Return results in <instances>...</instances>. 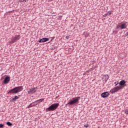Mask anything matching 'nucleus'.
Instances as JSON below:
<instances>
[{"instance_id": "obj_1", "label": "nucleus", "mask_w": 128, "mask_h": 128, "mask_svg": "<svg viewBox=\"0 0 128 128\" xmlns=\"http://www.w3.org/2000/svg\"><path fill=\"white\" fill-rule=\"evenodd\" d=\"M22 90V86H20L18 87H16L10 90L8 94H18V92H20Z\"/></svg>"}, {"instance_id": "obj_2", "label": "nucleus", "mask_w": 128, "mask_h": 128, "mask_svg": "<svg viewBox=\"0 0 128 128\" xmlns=\"http://www.w3.org/2000/svg\"><path fill=\"white\" fill-rule=\"evenodd\" d=\"M60 106V104H54L51 105L50 106H49L48 108H46V112H52L54 111L56 108H58V107Z\"/></svg>"}, {"instance_id": "obj_3", "label": "nucleus", "mask_w": 128, "mask_h": 128, "mask_svg": "<svg viewBox=\"0 0 128 128\" xmlns=\"http://www.w3.org/2000/svg\"><path fill=\"white\" fill-rule=\"evenodd\" d=\"M80 96L74 98H72V100H70V102L68 103V104H70V106H72V104H74L77 102H78V100H80Z\"/></svg>"}, {"instance_id": "obj_4", "label": "nucleus", "mask_w": 128, "mask_h": 128, "mask_svg": "<svg viewBox=\"0 0 128 128\" xmlns=\"http://www.w3.org/2000/svg\"><path fill=\"white\" fill-rule=\"evenodd\" d=\"M122 86H117L111 89L110 92V94H114V92H118V90H122Z\"/></svg>"}, {"instance_id": "obj_5", "label": "nucleus", "mask_w": 128, "mask_h": 128, "mask_svg": "<svg viewBox=\"0 0 128 128\" xmlns=\"http://www.w3.org/2000/svg\"><path fill=\"white\" fill-rule=\"evenodd\" d=\"M20 40V36H16L15 37H12L11 39V43L14 44L16 40Z\"/></svg>"}, {"instance_id": "obj_6", "label": "nucleus", "mask_w": 128, "mask_h": 128, "mask_svg": "<svg viewBox=\"0 0 128 128\" xmlns=\"http://www.w3.org/2000/svg\"><path fill=\"white\" fill-rule=\"evenodd\" d=\"M120 27L121 30H124V28H126L128 25L126 24V23L122 22L121 24H120Z\"/></svg>"}, {"instance_id": "obj_7", "label": "nucleus", "mask_w": 128, "mask_h": 128, "mask_svg": "<svg viewBox=\"0 0 128 128\" xmlns=\"http://www.w3.org/2000/svg\"><path fill=\"white\" fill-rule=\"evenodd\" d=\"M110 96V93L108 92H104L101 94V96L102 98H108Z\"/></svg>"}, {"instance_id": "obj_8", "label": "nucleus", "mask_w": 128, "mask_h": 128, "mask_svg": "<svg viewBox=\"0 0 128 128\" xmlns=\"http://www.w3.org/2000/svg\"><path fill=\"white\" fill-rule=\"evenodd\" d=\"M10 78L7 76L4 80V83L5 84H8V82H10Z\"/></svg>"}, {"instance_id": "obj_9", "label": "nucleus", "mask_w": 128, "mask_h": 128, "mask_svg": "<svg viewBox=\"0 0 128 128\" xmlns=\"http://www.w3.org/2000/svg\"><path fill=\"white\" fill-rule=\"evenodd\" d=\"M48 40H50L48 38H43L39 40V42H48Z\"/></svg>"}, {"instance_id": "obj_10", "label": "nucleus", "mask_w": 128, "mask_h": 128, "mask_svg": "<svg viewBox=\"0 0 128 128\" xmlns=\"http://www.w3.org/2000/svg\"><path fill=\"white\" fill-rule=\"evenodd\" d=\"M102 80H105V82H106L108 80V75H104L102 77Z\"/></svg>"}, {"instance_id": "obj_11", "label": "nucleus", "mask_w": 128, "mask_h": 128, "mask_svg": "<svg viewBox=\"0 0 128 128\" xmlns=\"http://www.w3.org/2000/svg\"><path fill=\"white\" fill-rule=\"evenodd\" d=\"M120 86H122L126 84V81L124 80H122L119 82Z\"/></svg>"}, {"instance_id": "obj_12", "label": "nucleus", "mask_w": 128, "mask_h": 128, "mask_svg": "<svg viewBox=\"0 0 128 128\" xmlns=\"http://www.w3.org/2000/svg\"><path fill=\"white\" fill-rule=\"evenodd\" d=\"M28 92H30V94H34V92H36V90L31 88L28 91Z\"/></svg>"}, {"instance_id": "obj_13", "label": "nucleus", "mask_w": 128, "mask_h": 128, "mask_svg": "<svg viewBox=\"0 0 128 128\" xmlns=\"http://www.w3.org/2000/svg\"><path fill=\"white\" fill-rule=\"evenodd\" d=\"M18 96H16L14 98H12V100L13 102H16V100H18Z\"/></svg>"}, {"instance_id": "obj_14", "label": "nucleus", "mask_w": 128, "mask_h": 128, "mask_svg": "<svg viewBox=\"0 0 128 128\" xmlns=\"http://www.w3.org/2000/svg\"><path fill=\"white\" fill-rule=\"evenodd\" d=\"M34 103L30 104L28 106V108H32V106H34Z\"/></svg>"}, {"instance_id": "obj_15", "label": "nucleus", "mask_w": 128, "mask_h": 128, "mask_svg": "<svg viewBox=\"0 0 128 128\" xmlns=\"http://www.w3.org/2000/svg\"><path fill=\"white\" fill-rule=\"evenodd\" d=\"M6 124L7 126H12V124L10 123V122H7Z\"/></svg>"}, {"instance_id": "obj_16", "label": "nucleus", "mask_w": 128, "mask_h": 128, "mask_svg": "<svg viewBox=\"0 0 128 128\" xmlns=\"http://www.w3.org/2000/svg\"><path fill=\"white\" fill-rule=\"evenodd\" d=\"M44 98L40 99L39 100H37V102H44Z\"/></svg>"}, {"instance_id": "obj_17", "label": "nucleus", "mask_w": 128, "mask_h": 128, "mask_svg": "<svg viewBox=\"0 0 128 128\" xmlns=\"http://www.w3.org/2000/svg\"><path fill=\"white\" fill-rule=\"evenodd\" d=\"M107 14L108 16H110V14H112V12L110 11L108 12L107 13Z\"/></svg>"}, {"instance_id": "obj_18", "label": "nucleus", "mask_w": 128, "mask_h": 128, "mask_svg": "<svg viewBox=\"0 0 128 128\" xmlns=\"http://www.w3.org/2000/svg\"><path fill=\"white\" fill-rule=\"evenodd\" d=\"M20 2H26L28 0H20Z\"/></svg>"}, {"instance_id": "obj_19", "label": "nucleus", "mask_w": 128, "mask_h": 128, "mask_svg": "<svg viewBox=\"0 0 128 128\" xmlns=\"http://www.w3.org/2000/svg\"><path fill=\"white\" fill-rule=\"evenodd\" d=\"M89 126L88 124H84V128H88Z\"/></svg>"}, {"instance_id": "obj_20", "label": "nucleus", "mask_w": 128, "mask_h": 128, "mask_svg": "<svg viewBox=\"0 0 128 128\" xmlns=\"http://www.w3.org/2000/svg\"><path fill=\"white\" fill-rule=\"evenodd\" d=\"M114 84H115V86H116L117 84H118V82H114Z\"/></svg>"}, {"instance_id": "obj_21", "label": "nucleus", "mask_w": 128, "mask_h": 128, "mask_svg": "<svg viewBox=\"0 0 128 128\" xmlns=\"http://www.w3.org/2000/svg\"><path fill=\"white\" fill-rule=\"evenodd\" d=\"M120 28V24H119V25H118L116 26V28Z\"/></svg>"}, {"instance_id": "obj_22", "label": "nucleus", "mask_w": 128, "mask_h": 128, "mask_svg": "<svg viewBox=\"0 0 128 128\" xmlns=\"http://www.w3.org/2000/svg\"><path fill=\"white\" fill-rule=\"evenodd\" d=\"M4 126V124H0V128H2Z\"/></svg>"}, {"instance_id": "obj_23", "label": "nucleus", "mask_w": 128, "mask_h": 128, "mask_svg": "<svg viewBox=\"0 0 128 128\" xmlns=\"http://www.w3.org/2000/svg\"><path fill=\"white\" fill-rule=\"evenodd\" d=\"M106 16H108V13L104 14V17H106Z\"/></svg>"}, {"instance_id": "obj_24", "label": "nucleus", "mask_w": 128, "mask_h": 128, "mask_svg": "<svg viewBox=\"0 0 128 128\" xmlns=\"http://www.w3.org/2000/svg\"><path fill=\"white\" fill-rule=\"evenodd\" d=\"M125 114H128V110L126 111Z\"/></svg>"}, {"instance_id": "obj_25", "label": "nucleus", "mask_w": 128, "mask_h": 128, "mask_svg": "<svg viewBox=\"0 0 128 128\" xmlns=\"http://www.w3.org/2000/svg\"><path fill=\"white\" fill-rule=\"evenodd\" d=\"M66 40H68V38H69L68 36H66Z\"/></svg>"}]
</instances>
